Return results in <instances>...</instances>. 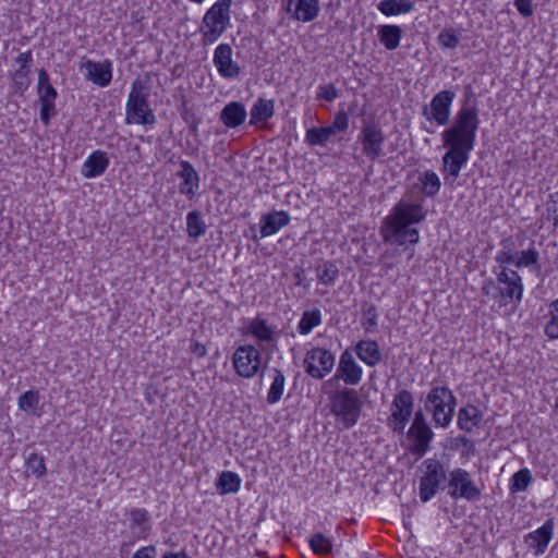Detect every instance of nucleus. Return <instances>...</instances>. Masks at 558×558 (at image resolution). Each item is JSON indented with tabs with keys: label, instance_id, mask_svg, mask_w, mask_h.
<instances>
[{
	"label": "nucleus",
	"instance_id": "nucleus-1",
	"mask_svg": "<svg viewBox=\"0 0 558 558\" xmlns=\"http://www.w3.org/2000/svg\"><path fill=\"white\" fill-rule=\"evenodd\" d=\"M478 124V110L475 107H462L451 126L441 133L442 145L448 148L441 158L445 184L453 186L466 165L475 145Z\"/></svg>",
	"mask_w": 558,
	"mask_h": 558
},
{
	"label": "nucleus",
	"instance_id": "nucleus-2",
	"mask_svg": "<svg viewBox=\"0 0 558 558\" xmlns=\"http://www.w3.org/2000/svg\"><path fill=\"white\" fill-rule=\"evenodd\" d=\"M426 216L423 199L412 201L404 195L383 219L379 233L385 243L399 246L416 244L420 233L415 225L424 221Z\"/></svg>",
	"mask_w": 558,
	"mask_h": 558
},
{
	"label": "nucleus",
	"instance_id": "nucleus-3",
	"mask_svg": "<svg viewBox=\"0 0 558 558\" xmlns=\"http://www.w3.org/2000/svg\"><path fill=\"white\" fill-rule=\"evenodd\" d=\"M482 293L501 305L520 302L523 294L522 279L517 270L504 267L496 272V280L486 279L483 282Z\"/></svg>",
	"mask_w": 558,
	"mask_h": 558
},
{
	"label": "nucleus",
	"instance_id": "nucleus-4",
	"mask_svg": "<svg viewBox=\"0 0 558 558\" xmlns=\"http://www.w3.org/2000/svg\"><path fill=\"white\" fill-rule=\"evenodd\" d=\"M330 412L345 429L353 427L361 415L363 402L354 389L337 390L329 397Z\"/></svg>",
	"mask_w": 558,
	"mask_h": 558
},
{
	"label": "nucleus",
	"instance_id": "nucleus-5",
	"mask_svg": "<svg viewBox=\"0 0 558 558\" xmlns=\"http://www.w3.org/2000/svg\"><path fill=\"white\" fill-rule=\"evenodd\" d=\"M231 4L217 1L204 14L199 32L205 46L216 43L230 26Z\"/></svg>",
	"mask_w": 558,
	"mask_h": 558
},
{
	"label": "nucleus",
	"instance_id": "nucleus-6",
	"mask_svg": "<svg viewBox=\"0 0 558 558\" xmlns=\"http://www.w3.org/2000/svg\"><path fill=\"white\" fill-rule=\"evenodd\" d=\"M456 404V397L445 386L433 387L425 399V409L432 413L434 424L442 428L450 425Z\"/></svg>",
	"mask_w": 558,
	"mask_h": 558
},
{
	"label": "nucleus",
	"instance_id": "nucleus-7",
	"mask_svg": "<svg viewBox=\"0 0 558 558\" xmlns=\"http://www.w3.org/2000/svg\"><path fill=\"white\" fill-rule=\"evenodd\" d=\"M144 89L145 86L140 78L132 83V90L125 106L128 124L151 125L156 122V117L147 101L148 93H144Z\"/></svg>",
	"mask_w": 558,
	"mask_h": 558
},
{
	"label": "nucleus",
	"instance_id": "nucleus-8",
	"mask_svg": "<svg viewBox=\"0 0 558 558\" xmlns=\"http://www.w3.org/2000/svg\"><path fill=\"white\" fill-rule=\"evenodd\" d=\"M414 407V399L412 393L407 390H400L393 398L390 407V415L387 420V425L395 433L403 434L407 424L409 423Z\"/></svg>",
	"mask_w": 558,
	"mask_h": 558
},
{
	"label": "nucleus",
	"instance_id": "nucleus-9",
	"mask_svg": "<svg viewBox=\"0 0 558 558\" xmlns=\"http://www.w3.org/2000/svg\"><path fill=\"white\" fill-rule=\"evenodd\" d=\"M424 475L420 481V498L423 502L430 500L439 486L446 481L447 474L442 463L436 459H426Z\"/></svg>",
	"mask_w": 558,
	"mask_h": 558
},
{
	"label": "nucleus",
	"instance_id": "nucleus-10",
	"mask_svg": "<svg viewBox=\"0 0 558 558\" xmlns=\"http://www.w3.org/2000/svg\"><path fill=\"white\" fill-rule=\"evenodd\" d=\"M335 362L331 351L319 347L312 348L304 357L305 373L315 379H323L332 371Z\"/></svg>",
	"mask_w": 558,
	"mask_h": 558
},
{
	"label": "nucleus",
	"instance_id": "nucleus-11",
	"mask_svg": "<svg viewBox=\"0 0 558 558\" xmlns=\"http://www.w3.org/2000/svg\"><path fill=\"white\" fill-rule=\"evenodd\" d=\"M37 94L40 102V120L48 125L57 114L56 99L57 89L50 83L49 74L45 69L38 71Z\"/></svg>",
	"mask_w": 558,
	"mask_h": 558
},
{
	"label": "nucleus",
	"instance_id": "nucleus-12",
	"mask_svg": "<svg viewBox=\"0 0 558 558\" xmlns=\"http://www.w3.org/2000/svg\"><path fill=\"white\" fill-rule=\"evenodd\" d=\"M448 494L453 499L463 498L468 501H475L481 497V490L473 483L470 473L460 468L449 474Z\"/></svg>",
	"mask_w": 558,
	"mask_h": 558
},
{
	"label": "nucleus",
	"instance_id": "nucleus-13",
	"mask_svg": "<svg viewBox=\"0 0 558 558\" xmlns=\"http://www.w3.org/2000/svg\"><path fill=\"white\" fill-rule=\"evenodd\" d=\"M454 98V92L449 89L437 93L433 97L430 105H425L422 108V116L428 121H435L438 125L448 124Z\"/></svg>",
	"mask_w": 558,
	"mask_h": 558
},
{
	"label": "nucleus",
	"instance_id": "nucleus-14",
	"mask_svg": "<svg viewBox=\"0 0 558 558\" xmlns=\"http://www.w3.org/2000/svg\"><path fill=\"white\" fill-rule=\"evenodd\" d=\"M359 142L362 144V153L368 159L375 160L384 155L383 145L385 135L379 125L374 122L363 124L359 135Z\"/></svg>",
	"mask_w": 558,
	"mask_h": 558
},
{
	"label": "nucleus",
	"instance_id": "nucleus-15",
	"mask_svg": "<svg viewBox=\"0 0 558 558\" xmlns=\"http://www.w3.org/2000/svg\"><path fill=\"white\" fill-rule=\"evenodd\" d=\"M233 365L240 376L250 378L260 365L259 352L252 345L239 347L233 354Z\"/></svg>",
	"mask_w": 558,
	"mask_h": 558
},
{
	"label": "nucleus",
	"instance_id": "nucleus-16",
	"mask_svg": "<svg viewBox=\"0 0 558 558\" xmlns=\"http://www.w3.org/2000/svg\"><path fill=\"white\" fill-rule=\"evenodd\" d=\"M214 64L220 76L234 78L240 74V66L232 60V48L229 44H220L214 52Z\"/></svg>",
	"mask_w": 558,
	"mask_h": 558
},
{
	"label": "nucleus",
	"instance_id": "nucleus-17",
	"mask_svg": "<svg viewBox=\"0 0 558 558\" xmlns=\"http://www.w3.org/2000/svg\"><path fill=\"white\" fill-rule=\"evenodd\" d=\"M362 373V368L355 362L353 354L349 350H345L340 356L333 378L342 379L347 385L355 386L361 381Z\"/></svg>",
	"mask_w": 558,
	"mask_h": 558
},
{
	"label": "nucleus",
	"instance_id": "nucleus-18",
	"mask_svg": "<svg viewBox=\"0 0 558 558\" xmlns=\"http://www.w3.org/2000/svg\"><path fill=\"white\" fill-rule=\"evenodd\" d=\"M180 170L177 175L181 179L179 192L189 199H193L199 189L201 178L194 166L187 160L180 161Z\"/></svg>",
	"mask_w": 558,
	"mask_h": 558
},
{
	"label": "nucleus",
	"instance_id": "nucleus-19",
	"mask_svg": "<svg viewBox=\"0 0 558 558\" xmlns=\"http://www.w3.org/2000/svg\"><path fill=\"white\" fill-rule=\"evenodd\" d=\"M82 68L86 70L85 78L99 87L108 86L112 80V62L110 60L102 62L86 60Z\"/></svg>",
	"mask_w": 558,
	"mask_h": 558
},
{
	"label": "nucleus",
	"instance_id": "nucleus-20",
	"mask_svg": "<svg viewBox=\"0 0 558 558\" xmlns=\"http://www.w3.org/2000/svg\"><path fill=\"white\" fill-rule=\"evenodd\" d=\"M554 520L547 519L541 527L525 535V543L534 550L535 556L545 553L554 536Z\"/></svg>",
	"mask_w": 558,
	"mask_h": 558
},
{
	"label": "nucleus",
	"instance_id": "nucleus-21",
	"mask_svg": "<svg viewBox=\"0 0 558 558\" xmlns=\"http://www.w3.org/2000/svg\"><path fill=\"white\" fill-rule=\"evenodd\" d=\"M109 158L107 153L100 149L94 150L84 161L81 174L85 179L100 177L109 167Z\"/></svg>",
	"mask_w": 558,
	"mask_h": 558
},
{
	"label": "nucleus",
	"instance_id": "nucleus-22",
	"mask_svg": "<svg viewBox=\"0 0 558 558\" xmlns=\"http://www.w3.org/2000/svg\"><path fill=\"white\" fill-rule=\"evenodd\" d=\"M287 11L298 21L311 22L318 15L319 4L317 0H289Z\"/></svg>",
	"mask_w": 558,
	"mask_h": 558
},
{
	"label": "nucleus",
	"instance_id": "nucleus-23",
	"mask_svg": "<svg viewBox=\"0 0 558 558\" xmlns=\"http://www.w3.org/2000/svg\"><path fill=\"white\" fill-rule=\"evenodd\" d=\"M408 436L413 440L411 452L423 457L429 449V444L434 438V432L430 426H410Z\"/></svg>",
	"mask_w": 558,
	"mask_h": 558
},
{
	"label": "nucleus",
	"instance_id": "nucleus-24",
	"mask_svg": "<svg viewBox=\"0 0 558 558\" xmlns=\"http://www.w3.org/2000/svg\"><path fill=\"white\" fill-rule=\"evenodd\" d=\"M515 257L517 268H529L535 274L541 272V254L535 247L534 240L530 242L526 250L518 251Z\"/></svg>",
	"mask_w": 558,
	"mask_h": 558
},
{
	"label": "nucleus",
	"instance_id": "nucleus-25",
	"mask_svg": "<svg viewBox=\"0 0 558 558\" xmlns=\"http://www.w3.org/2000/svg\"><path fill=\"white\" fill-rule=\"evenodd\" d=\"M482 411L473 404L462 407L458 412V427L466 433L473 432L481 424Z\"/></svg>",
	"mask_w": 558,
	"mask_h": 558
},
{
	"label": "nucleus",
	"instance_id": "nucleus-26",
	"mask_svg": "<svg viewBox=\"0 0 558 558\" xmlns=\"http://www.w3.org/2000/svg\"><path fill=\"white\" fill-rule=\"evenodd\" d=\"M246 119V110L242 102L232 101L225 106L220 113V120L228 128H238Z\"/></svg>",
	"mask_w": 558,
	"mask_h": 558
},
{
	"label": "nucleus",
	"instance_id": "nucleus-27",
	"mask_svg": "<svg viewBox=\"0 0 558 558\" xmlns=\"http://www.w3.org/2000/svg\"><path fill=\"white\" fill-rule=\"evenodd\" d=\"M355 352L360 360L368 366H375L381 361V352L374 340H362L355 345Z\"/></svg>",
	"mask_w": 558,
	"mask_h": 558
},
{
	"label": "nucleus",
	"instance_id": "nucleus-28",
	"mask_svg": "<svg viewBox=\"0 0 558 558\" xmlns=\"http://www.w3.org/2000/svg\"><path fill=\"white\" fill-rule=\"evenodd\" d=\"M402 28L398 25H380L377 31L380 44L387 50H395L399 47L402 38Z\"/></svg>",
	"mask_w": 558,
	"mask_h": 558
},
{
	"label": "nucleus",
	"instance_id": "nucleus-29",
	"mask_svg": "<svg viewBox=\"0 0 558 558\" xmlns=\"http://www.w3.org/2000/svg\"><path fill=\"white\" fill-rule=\"evenodd\" d=\"M241 477L232 471H222L217 481L216 489L220 495L235 494L241 488Z\"/></svg>",
	"mask_w": 558,
	"mask_h": 558
},
{
	"label": "nucleus",
	"instance_id": "nucleus-30",
	"mask_svg": "<svg viewBox=\"0 0 558 558\" xmlns=\"http://www.w3.org/2000/svg\"><path fill=\"white\" fill-rule=\"evenodd\" d=\"M377 8L384 15L392 16L411 12L414 9V2L410 0H383Z\"/></svg>",
	"mask_w": 558,
	"mask_h": 558
},
{
	"label": "nucleus",
	"instance_id": "nucleus-31",
	"mask_svg": "<svg viewBox=\"0 0 558 558\" xmlns=\"http://www.w3.org/2000/svg\"><path fill=\"white\" fill-rule=\"evenodd\" d=\"M275 112L274 100L258 98L251 109L250 123L256 125L272 117Z\"/></svg>",
	"mask_w": 558,
	"mask_h": 558
},
{
	"label": "nucleus",
	"instance_id": "nucleus-32",
	"mask_svg": "<svg viewBox=\"0 0 558 558\" xmlns=\"http://www.w3.org/2000/svg\"><path fill=\"white\" fill-rule=\"evenodd\" d=\"M40 396L37 390H27L19 397V409L34 415H40Z\"/></svg>",
	"mask_w": 558,
	"mask_h": 558
},
{
	"label": "nucleus",
	"instance_id": "nucleus-33",
	"mask_svg": "<svg viewBox=\"0 0 558 558\" xmlns=\"http://www.w3.org/2000/svg\"><path fill=\"white\" fill-rule=\"evenodd\" d=\"M336 134L332 132V129L327 126L322 128H311L306 131L305 141L311 146H322L325 145L332 136Z\"/></svg>",
	"mask_w": 558,
	"mask_h": 558
},
{
	"label": "nucleus",
	"instance_id": "nucleus-34",
	"mask_svg": "<svg viewBox=\"0 0 558 558\" xmlns=\"http://www.w3.org/2000/svg\"><path fill=\"white\" fill-rule=\"evenodd\" d=\"M186 231L190 238L198 239L206 232V225L197 210H192L186 216Z\"/></svg>",
	"mask_w": 558,
	"mask_h": 558
},
{
	"label": "nucleus",
	"instance_id": "nucleus-35",
	"mask_svg": "<svg viewBox=\"0 0 558 558\" xmlns=\"http://www.w3.org/2000/svg\"><path fill=\"white\" fill-rule=\"evenodd\" d=\"M339 274V269L333 262L327 260L317 265L316 276L323 284H333Z\"/></svg>",
	"mask_w": 558,
	"mask_h": 558
},
{
	"label": "nucleus",
	"instance_id": "nucleus-36",
	"mask_svg": "<svg viewBox=\"0 0 558 558\" xmlns=\"http://www.w3.org/2000/svg\"><path fill=\"white\" fill-rule=\"evenodd\" d=\"M322 323V313L315 308L312 311H305L299 322L298 330L301 335L310 333L313 328L317 327Z\"/></svg>",
	"mask_w": 558,
	"mask_h": 558
},
{
	"label": "nucleus",
	"instance_id": "nucleus-37",
	"mask_svg": "<svg viewBox=\"0 0 558 558\" xmlns=\"http://www.w3.org/2000/svg\"><path fill=\"white\" fill-rule=\"evenodd\" d=\"M251 332L260 341L272 342L274 330L267 325V322L260 317H256L250 325Z\"/></svg>",
	"mask_w": 558,
	"mask_h": 558
},
{
	"label": "nucleus",
	"instance_id": "nucleus-38",
	"mask_svg": "<svg viewBox=\"0 0 558 558\" xmlns=\"http://www.w3.org/2000/svg\"><path fill=\"white\" fill-rule=\"evenodd\" d=\"M533 476L529 469H521L515 472L510 481V492L512 494L524 492L532 484Z\"/></svg>",
	"mask_w": 558,
	"mask_h": 558
},
{
	"label": "nucleus",
	"instance_id": "nucleus-39",
	"mask_svg": "<svg viewBox=\"0 0 558 558\" xmlns=\"http://www.w3.org/2000/svg\"><path fill=\"white\" fill-rule=\"evenodd\" d=\"M422 191L427 197L435 196L440 190V180L436 172L427 170L421 177Z\"/></svg>",
	"mask_w": 558,
	"mask_h": 558
},
{
	"label": "nucleus",
	"instance_id": "nucleus-40",
	"mask_svg": "<svg viewBox=\"0 0 558 558\" xmlns=\"http://www.w3.org/2000/svg\"><path fill=\"white\" fill-rule=\"evenodd\" d=\"M279 230V211L271 210L260 218V236L275 234Z\"/></svg>",
	"mask_w": 558,
	"mask_h": 558
},
{
	"label": "nucleus",
	"instance_id": "nucleus-41",
	"mask_svg": "<svg viewBox=\"0 0 558 558\" xmlns=\"http://www.w3.org/2000/svg\"><path fill=\"white\" fill-rule=\"evenodd\" d=\"M549 320L546 323L544 332L549 339H558V298L548 305Z\"/></svg>",
	"mask_w": 558,
	"mask_h": 558
},
{
	"label": "nucleus",
	"instance_id": "nucleus-42",
	"mask_svg": "<svg viewBox=\"0 0 558 558\" xmlns=\"http://www.w3.org/2000/svg\"><path fill=\"white\" fill-rule=\"evenodd\" d=\"M31 70L16 69L11 77L13 81V93L23 95L31 85Z\"/></svg>",
	"mask_w": 558,
	"mask_h": 558
},
{
	"label": "nucleus",
	"instance_id": "nucleus-43",
	"mask_svg": "<svg viewBox=\"0 0 558 558\" xmlns=\"http://www.w3.org/2000/svg\"><path fill=\"white\" fill-rule=\"evenodd\" d=\"M308 543L312 550L317 555H327L331 553L332 543L330 538H328L323 533L313 534Z\"/></svg>",
	"mask_w": 558,
	"mask_h": 558
},
{
	"label": "nucleus",
	"instance_id": "nucleus-44",
	"mask_svg": "<svg viewBox=\"0 0 558 558\" xmlns=\"http://www.w3.org/2000/svg\"><path fill=\"white\" fill-rule=\"evenodd\" d=\"M25 464L27 471H31L38 478L45 476L47 473L45 458L38 453H31L27 457Z\"/></svg>",
	"mask_w": 558,
	"mask_h": 558
},
{
	"label": "nucleus",
	"instance_id": "nucleus-45",
	"mask_svg": "<svg viewBox=\"0 0 558 558\" xmlns=\"http://www.w3.org/2000/svg\"><path fill=\"white\" fill-rule=\"evenodd\" d=\"M438 44L441 48L454 49L459 45V37L453 29H442L437 36Z\"/></svg>",
	"mask_w": 558,
	"mask_h": 558
},
{
	"label": "nucleus",
	"instance_id": "nucleus-46",
	"mask_svg": "<svg viewBox=\"0 0 558 558\" xmlns=\"http://www.w3.org/2000/svg\"><path fill=\"white\" fill-rule=\"evenodd\" d=\"M546 215L548 220H553L555 228H558V192L551 193L546 201Z\"/></svg>",
	"mask_w": 558,
	"mask_h": 558
},
{
	"label": "nucleus",
	"instance_id": "nucleus-47",
	"mask_svg": "<svg viewBox=\"0 0 558 558\" xmlns=\"http://www.w3.org/2000/svg\"><path fill=\"white\" fill-rule=\"evenodd\" d=\"M339 97L338 89L333 84L320 85L317 92L318 99H325L327 101H333Z\"/></svg>",
	"mask_w": 558,
	"mask_h": 558
},
{
	"label": "nucleus",
	"instance_id": "nucleus-48",
	"mask_svg": "<svg viewBox=\"0 0 558 558\" xmlns=\"http://www.w3.org/2000/svg\"><path fill=\"white\" fill-rule=\"evenodd\" d=\"M130 517L133 525L142 526V530L145 532L147 529L144 526L146 522H148V512L146 509L135 508L130 511Z\"/></svg>",
	"mask_w": 558,
	"mask_h": 558
},
{
	"label": "nucleus",
	"instance_id": "nucleus-49",
	"mask_svg": "<svg viewBox=\"0 0 558 558\" xmlns=\"http://www.w3.org/2000/svg\"><path fill=\"white\" fill-rule=\"evenodd\" d=\"M349 126V117L344 111H340L336 114L333 122L329 125L335 134L344 132Z\"/></svg>",
	"mask_w": 558,
	"mask_h": 558
},
{
	"label": "nucleus",
	"instance_id": "nucleus-50",
	"mask_svg": "<svg viewBox=\"0 0 558 558\" xmlns=\"http://www.w3.org/2000/svg\"><path fill=\"white\" fill-rule=\"evenodd\" d=\"M182 119L189 124L191 133L193 135H197L201 118H198L192 110L185 108L182 111Z\"/></svg>",
	"mask_w": 558,
	"mask_h": 558
},
{
	"label": "nucleus",
	"instance_id": "nucleus-51",
	"mask_svg": "<svg viewBox=\"0 0 558 558\" xmlns=\"http://www.w3.org/2000/svg\"><path fill=\"white\" fill-rule=\"evenodd\" d=\"M514 5L523 17H530L534 13L532 0H514Z\"/></svg>",
	"mask_w": 558,
	"mask_h": 558
},
{
	"label": "nucleus",
	"instance_id": "nucleus-52",
	"mask_svg": "<svg viewBox=\"0 0 558 558\" xmlns=\"http://www.w3.org/2000/svg\"><path fill=\"white\" fill-rule=\"evenodd\" d=\"M515 255L517 253H507L499 251L496 254L495 260L499 264L500 269L504 267H508V265L513 264L515 266Z\"/></svg>",
	"mask_w": 558,
	"mask_h": 558
},
{
	"label": "nucleus",
	"instance_id": "nucleus-53",
	"mask_svg": "<svg viewBox=\"0 0 558 558\" xmlns=\"http://www.w3.org/2000/svg\"><path fill=\"white\" fill-rule=\"evenodd\" d=\"M363 315L368 326H376L378 319V313L375 305H368L363 307Z\"/></svg>",
	"mask_w": 558,
	"mask_h": 558
},
{
	"label": "nucleus",
	"instance_id": "nucleus-54",
	"mask_svg": "<svg viewBox=\"0 0 558 558\" xmlns=\"http://www.w3.org/2000/svg\"><path fill=\"white\" fill-rule=\"evenodd\" d=\"M16 62L20 64L19 69L31 70V64L33 62L32 52L26 51L22 52L16 57Z\"/></svg>",
	"mask_w": 558,
	"mask_h": 558
},
{
	"label": "nucleus",
	"instance_id": "nucleus-55",
	"mask_svg": "<svg viewBox=\"0 0 558 558\" xmlns=\"http://www.w3.org/2000/svg\"><path fill=\"white\" fill-rule=\"evenodd\" d=\"M132 558H156V547L153 545L142 547L134 553Z\"/></svg>",
	"mask_w": 558,
	"mask_h": 558
},
{
	"label": "nucleus",
	"instance_id": "nucleus-56",
	"mask_svg": "<svg viewBox=\"0 0 558 558\" xmlns=\"http://www.w3.org/2000/svg\"><path fill=\"white\" fill-rule=\"evenodd\" d=\"M268 401L270 403L279 401V374H277L274 378V381L268 393Z\"/></svg>",
	"mask_w": 558,
	"mask_h": 558
},
{
	"label": "nucleus",
	"instance_id": "nucleus-57",
	"mask_svg": "<svg viewBox=\"0 0 558 558\" xmlns=\"http://www.w3.org/2000/svg\"><path fill=\"white\" fill-rule=\"evenodd\" d=\"M515 248V243H514V240L512 236H508V238H505L500 241V250L501 252H507V253H517V251H514Z\"/></svg>",
	"mask_w": 558,
	"mask_h": 558
},
{
	"label": "nucleus",
	"instance_id": "nucleus-58",
	"mask_svg": "<svg viewBox=\"0 0 558 558\" xmlns=\"http://www.w3.org/2000/svg\"><path fill=\"white\" fill-rule=\"evenodd\" d=\"M427 425L428 424L426 422V417H425L423 411L422 410L416 411L411 426L417 427V426H427Z\"/></svg>",
	"mask_w": 558,
	"mask_h": 558
},
{
	"label": "nucleus",
	"instance_id": "nucleus-59",
	"mask_svg": "<svg viewBox=\"0 0 558 558\" xmlns=\"http://www.w3.org/2000/svg\"><path fill=\"white\" fill-rule=\"evenodd\" d=\"M162 558H191L185 550L178 553L167 551L162 555Z\"/></svg>",
	"mask_w": 558,
	"mask_h": 558
},
{
	"label": "nucleus",
	"instance_id": "nucleus-60",
	"mask_svg": "<svg viewBox=\"0 0 558 558\" xmlns=\"http://www.w3.org/2000/svg\"><path fill=\"white\" fill-rule=\"evenodd\" d=\"M192 351L195 355L202 357V356H205L206 355V349L203 344L196 342L194 343V345L192 347Z\"/></svg>",
	"mask_w": 558,
	"mask_h": 558
},
{
	"label": "nucleus",
	"instance_id": "nucleus-61",
	"mask_svg": "<svg viewBox=\"0 0 558 558\" xmlns=\"http://www.w3.org/2000/svg\"><path fill=\"white\" fill-rule=\"evenodd\" d=\"M294 278H295V284L301 286L302 282H303V270L302 269H298L294 272Z\"/></svg>",
	"mask_w": 558,
	"mask_h": 558
},
{
	"label": "nucleus",
	"instance_id": "nucleus-62",
	"mask_svg": "<svg viewBox=\"0 0 558 558\" xmlns=\"http://www.w3.org/2000/svg\"><path fill=\"white\" fill-rule=\"evenodd\" d=\"M289 221H290L289 215L286 211L281 210V227L288 225Z\"/></svg>",
	"mask_w": 558,
	"mask_h": 558
},
{
	"label": "nucleus",
	"instance_id": "nucleus-63",
	"mask_svg": "<svg viewBox=\"0 0 558 558\" xmlns=\"http://www.w3.org/2000/svg\"><path fill=\"white\" fill-rule=\"evenodd\" d=\"M460 440L463 445H471L472 446V442L470 439H468L466 437H460Z\"/></svg>",
	"mask_w": 558,
	"mask_h": 558
},
{
	"label": "nucleus",
	"instance_id": "nucleus-64",
	"mask_svg": "<svg viewBox=\"0 0 558 558\" xmlns=\"http://www.w3.org/2000/svg\"><path fill=\"white\" fill-rule=\"evenodd\" d=\"M283 376L281 375V379H280V383H281V389L283 388Z\"/></svg>",
	"mask_w": 558,
	"mask_h": 558
}]
</instances>
